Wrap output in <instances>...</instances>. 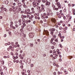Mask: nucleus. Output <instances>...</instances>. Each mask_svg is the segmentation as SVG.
<instances>
[{
	"label": "nucleus",
	"mask_w": 75,
	"mask_h": 75,
	"mask_svg": "<svg viewBox=\"0 0 75 75\" xmlns=\"http://www.w3.org/2000/svg\"><path fill=\"white\" fill-rule=\"evenodd\" d=\"M13 26V25H11V24L10 25V26L11 28H12Z\"/></svg>",
	"instance_id": "60"
},
{
	"label": "nucleus",
	"mask_w": 75,
	"mask_h": 75,
	"mask_svg": "<svg viewBox=\"0 0 75 75\" xmlns=\"http://www.w3.org/2000/svg\"><path fill=\"white\" fill-rule=\"evenodd\" d=\"M4 58H10V56L9 55L7 56H5L4 57Z\"/></svg>",
	"instance_id": "16"
},
{
	"label": "nucleus",
	"mask_w": 75,
	"mask_h": 75,
	"mask_svg": "<svg viewBox=\"0 0 75 75\" xmlns=\"http://www.w3.org/2000/svg\"><path fill=\"white\" fill-rule=\"evenodd\" d=\"M43 16H44L46 18H48V16H47V14H46V13H43Z\"/></svg>",
	"instance_id": "11"
},
{
	"label": "nucleus",
	"mask_w": 75,
	"mask_h": 75,
	"mask_svg": "<svg viewBox=\"0 0 75 75\" xmlns=\"http://www.w3.org/2000/svg\"><path fill=\"white\" fill-rule=\"evenodd\" d=\"M29 20H30L32 21V20H33V18H32L31 17H29Z\"/></svg>",
	"instance_id": "38"
},
{
	"label": "nucleus",
	"mask_w": 75,
	"mask_h": 75,
	"mask_svg": "<svg viewBox=\"0 0 75 75\" xmlns=\"http://www.w3.org/2000/svg\"><path fill=\"white\" fill-rule=\"evenodd\" d=\"M34 66V65H33V64H31L30 65V67H33Z\"/></svg>",
	"instance_id": "45"
},
{
	"label": "nucleus",
	"mask_w": 75,
	"mask_h": 75,
	"mask_svg": "<svg viewBox=\"0 0 75 75\" xmlns=\"http://www.w3.org/2000/svg\"><path fill=\"white\" fill-rule=\"evenodd\" d=\"M26 17L27 18H29L30 17V15H27L26 16Z\"/></svg>",
	"instance_id": "42"
},
{
	"label": "nucleus",
	"mask_w": 75,
	"mask_h": 75,
	"mask_svg": "<svg viewBox=\"0 0 75 75\" xmlns=\"http://www.w3.org/2000/svg\"><path fill=\"white\" fill-rule=\"evenodd\" d=\"M47 1V0H43L42 1V2L43 3H46Z\"/></svg>",
	"instance_id": "26"
},
{
	"label": "nucleus",
	"mask_w": 75,
	"mask_h": 75,
	"mask_svg": "<svg viewBox=\"0 0 75 75\" xmlns=\"http://www.w3.org/2000/svg\"><path fill=\"white\" fill-rule=\"evenodd\" d=\"M72 10V13H73V14L74 15H75V9H73Z\"/></svg>",
	"instance_id": "18"
},
{
	"label": "nucleus",
	"mask_w": 75,
	"mask_h": 75,
	"mask_svg": "<svg viewBox=\"0 0 75 75\" xmlns=\"http://www.w3.org/2000/svg\"><path fill=\"white\" fill-rule=\"evenodd\" d=\"M11 44L12 45H14V43L12 42H11Z\"/></svg>",
	"instance_id": "44"
},
{
	"label": "nucleus",
	"mask_w": 75,
	"mask_h": 75,
	"mask_svg": "<svg viewBox=\"0 0 75 75\" xmlns=\"http://www.w3.org/2000/svg\"><path fill=\"white\" fill-rule=\"evenodd\" d=\"M69 18L68 19V18H66V21L67 22H69L70 20H71V18H72V17L71 16H69Z\"/></svg>",
	"instance_id": "6"
},
{
	"label": "nucleus",
	"mask_w": 75,
	"mask_h": 75,
	"mask_svg": "<svg viewBox=\"0 0 75 75\" xmlns=\"http://www.w3.org/2000/svg\"><path fill=\"white\" fill-rule=\"evenodd\" d=\"M50 15L51 13H50V12H47V13L46 14V16H50Z\"/></svg>",
	"instance_id": "21"
},
{
	"label": "nucleus",
	"mask_w": 75,
	"mask_h": 75,
	"mask_svg": "<svg viewBox=\"0 0 75 75\" xmlns=\"http://www.w3.org/2000/svg\"><path fill=\"white\" fill-rule=\"evenodd\" d=\"M63 11L64 12H66V11H67V10H66V9H65V8L63 10Z\"/></svg>",
	"instance_id": "41"
},
{
	"label": "nucleus",
	"mask_w": 75,
	"mask_h": 75,
	"mask_svg": "<svg viewBox=\"0 0 75 75\" xmlns=\"http://www.w3.org/2000/svg\"><path fill=\"white\" fill-rule=\"evenodd\" d=\"M32 4L33 7L35 8L38 6V3L37 1H33L32 3Z\"/></svg>",
	"instance_id": "3"
},
{
	"label": "nucleus",
	"mask_w": 75,
	"mask_h": 75,
	"mask_svg": "<svg viewBox=\"0 0 75 75\" xmlns=\"http://www.w3.org/2000/svg\"><path fill=\"white\" fill-rule=\"evenodd\" d=\"M40 8H41V5H40V7L39 6H37V9L38 10V9H40Z\"/></svg>",
	"instance_id": "28"
},
{
	"label": "nucleus",
	"mask_w": 75,
	"mask_h": 75,
	"mask_svg": "<svg viewBox=\"0 0 75 75\" xmlns=\"http://www.w3.org/2000/svg\"><path fill=\"white\" fill-rule=\"evenodd\" d=\"M4 12V11H3V10H1L0 11V12L1 13H3Z\"/></svg>",
	"instance_id": "62"
},
{
	"label": "nucleus",
	"mask_w": 75,
	"mask_h": 75,
	"mask_svg": "<svg viewBox=\"0 0 75 75\" xmlns=\"http://www.w3.org/2000/svg\"><path fill=\"white\" fill-rule=\"evenodd\" d=\"M54 40V38H51V40H50V42L51 43H52V42H53V40Z\"/></svg>",
	"instance_id": "23"
},
{
	"label": "nucleus",
	"mask_w": 75,
	"mask_h": 75,
	"mask_svg": "<svg viewBox=\"0 0 75 75\" xmlns=\"http://www.w3.org/2000/svg\"><path fill=\"white\" fill-rule=\"evenodd\" d=\"M18 5L19 7H21L22 6L21 3H18Z\"/></svg>",
	"instance_id": "24"
},
{
	"label": "nucleus",
	"mask_w": 75,
	"mask_h": 75,
	"mask_svg": "<svg viewBox=\"0 0 75 75\" xmlns=\"http://www.w3.org/2000/svg\"><path fill=\"white\" fill-rule=\"evenodd\" d=\"M30 47H33V44H31L30 45Z\"/></svg>",
	"instance_id": "49"
},
{
	"label": "nucleus",
	"mask_w": 75,
	"mask_h": 75,
	"mask_svg": "<svg viewBox=\"0 0 75 75\" xmlns=\"http://www.w3.org/2000/svg\"><path fill=\"white\" fill-rule=\"evenodd\" d=\"M15 26L16 28H18V25L17 24H16L15 25Z\"/></svg>",
	"instance_id": "33"
},
{
	"label": "nucleus",
	"mask_w": 75,
	"mask_h": 75,
	"mask_svg": "<svg viewBox=\"0 0 75 75\" xmlns=\"http://www.w3.org/2000/svg\"><path fill=\"white\" fill-rule=\"evenodd\" d=\"M1 63H0V72H2L3 71V70H2V68H1Z\"/></svg>",
	"instance_id": "15"
},
{
	"label": "nucleus",
	"mask_w": 75,
	"mask_h": 75,
	"mask_svg": "<svg viewBox=\"0 0 75 75\" xmlns=\"http://www.w3.org/2000/svg\"><path fill=\"white\" fill-rule=\"evenodd\" d=\"M50 31V34L51 35H52V36H53V38H56V35H54V31H55V29L54 28H52V29H49Z\"/></svg>",
	"instance_id": "1"
},
{
	"label": "nucleus",
	"mask_w": 75,
	"mask_h": 75,
	"mask_svg": "<svg viewBox=\"0 0 75 75\" xmlns=\"http://www.w3.org/2000/svg\"><path fill=\"white\" fill-rule=\"evenodd\" d=\"M50 2L49 1H48L47 0V1H46V3H45V5L46 6H50Z\"/></svg>",
	"instance_id": "8"
},
{
	"label": "nucleus",
	"mask_w": 75,
	"mask_h": 75,
	"mask_svg": "<svg viewBox=\"0 0 75 75\" xmlns=\"http://www.w3.org/2000/svg\"><path fill=\"white\" fill-rule=\"evenodd\" d=\"M1 64L2 65H4V61H3L1 62Z\"/></svg>",
	"instance_id": "34"
},
{
	"label": "nucleus",
	"mask_w": 75,
	"mask_h": 75,
	"mask_svg": "<svg viewBox=\"0 0 75 75\" xmlns=\"http://www.w3.org/2000/svg\"><path fill=\"white\" fill-rule=\"evenodd\" d=\"M55 5H57V7H58V8L59 9H61V5L60 4V3L59 2H57V3H55Z\"/></svg>",
	"instance_id": "4"
},
{
	"label": "nucleus",
	"mask_w": 75,
	"mask_h": 75,
	"mask_svg": "<svg viewBox=\"0 0 75 75\" xmlns=\"http://www.w3.org/2000/svg\"><path fill=\"white\" fill-rule=\"evenodd\" d=\"M43 56L44 57H46V54H43Z\"/></svg>",
	"instance_id": "63"
},
{
	"label": "nucleus",
	"mask_w": 75,
	"mask_h": 75,
	"mask_svg": "<svg viewBox=\"0 0 75 75\" xmlns=\"http://www.w3.org/2000/svg\"><path fill=\"white\" fill-rule=\"evenodd\" d=\"M62 27H60L59 28V29L60 30H62Z\"/></svg>",
	"instance_id": "59"
},
{
	"label": "nucleus",
	"mask_w": 75,
	"mask_h": 75,
	"mask_svg": "<svg viewBox=\"0 0 75 75\" xmlns=\"http://www.w3.org/2000/svg\"><path fill=\"white\" fill-rule=\"evenodd\" d=\"M31 10L33 11H34L35 10V9H34V8H31Z\"/></svg>",
	"instance_id": "36"
},
{
	"label": "nucleus",
	"mask_w": 75,
	"mask_h": 75,
	"mask_svg": "<svg viewBox=\"0 0 75 75\" xmlns=\"http://www.w3.org/2000/svg\"><path fill=\"white\" fill-rule=\"evenodd\" d=\"M41 18L42 19H44L45 18V16L43 15L42 16Z\"/></svg>",
	"instance_id": "30"
},
{
	"label": "nucleus",
	"mask_w": 75,
	"mask_h": 75,
	"mask_svg": "<svg viewBox=\"0 0 75 75\" xmlns=\"http://www.w3.org/2000/svg\"><path fill=\"white\" fill-rule=\"evenodd\" d=\"M58 9H59V8H55V7L53 8V10H55V11H58Z\"/></svg>",
	"instance_id": "17"
},
{
	"label": "nucleus",
	"mask_w": 75,
	"mask_h": 75,
	"mask_svg": "<svg viewBox=\"0 0 75 75\" xmlns=\"http://www.w3.org/2000/svg\"><path fill=\"white\" fill-rule=\"evenodd\" d=\"M24 14H27V11L25 10V11H23Z\"/></svg>",
	"instance_id": "39"
},
{
	"label": "nucleus",
	"mask_w": 75,
	"mask_h": 75,
	"mask_svg": "<svg viewBox=\"0 0 75 75\" xmlns=\"http://www.w3.org/2000/svg\"><path fill=\"white\" fill-rule=\"evenodd\" d=\"M15 2H17L18 3V0H14Z\"/></svg>",
	"instance_id": "43"
},
{
	"label": "nucleus",
	"mask_w": 75,
	"mask_h": 75,
	"mask_svg": "<svg viewBox=\"0 0 75 75\" xmlns=\"http://www.w3.org/2000/svg\"><path fill=\"white\" fill-rule=\"evenodd\" d=\"M58 54L59 55H61V52H57Z\"/></svg>",
	"instance_id": "50"
},
{
	"label": "nucleus",
	"mask_w": 75,
	"mask_h": 75,
	"mask_svg": "<svg viewBox=\"0 0 75 75\" xmlns=\"http://www.w3.org/2000/svg\"><path fill=\"white\" fill-rule=\"evenodd\" d=\"M41 9H40L39 10V13H41L42 11L43 12L45 11V10L44 9V7H45V6H44L43 4H42L41 5Z\"/></svg>",
	"instance_id": "2"
},
{
	"label": "nucleus",
	"mask_w": 75,
	"mask_h": 75,
	"mask_svg": "<svg viewBox=\"0 0 75 75\" xmlns=\"http://www.w3.org/2000/svg\"><path fill=\"white\" fill-rule=\"evenodd\" d=\"M22 56L23 57H22V55H21V54H20L19 55V57H20L21 59H24V55H23Z\"/></svg>",
	"instance_id": "10"
},
{
	"label": "nucleus",
	"mask_w": 75,
	"mask_h": 75,
	"mask_svg": "<svg viewBox=\"0 0 75 75\" xmlns=\"http://www.w3.org/2000/svg\"><path fill=\"white\" fill-rule=\"evenodd\" d=\"M46 34L47 36H49V32L48 31H46Z\"/></svg>",
	"instance_id": "22"
},
{
	"label": "nucleus",
	"mask_w": 75,
	"mask_h": 75,
	"mask_svg": "<svg viewBox=\"0 0 75 75\" xmlns=\"http://www.w3.org/2000/svg\"><path fill=\"white\" fill-rule=\"evenodd\" d=\"M52 22L54 23H56V19L55 18H52Z\"/></svg>",
	"instance_id": "12"
},
{
	"label": "nucleus",
	"mask_w": 75,
	"mask_h": 75,
	"mask_svg": "<svg viewBox=\"0 0 75 75\" xmlns=\"http://www.w3.org/2000/svg\"><path fill=\"white\" fill-rule=\"evenodd\" d=\"M40 23H41V24H42L43 23V21L42 20H41L40 21Z\"/></svg>",
	"instance_id": "37"
},
{
	"label": "nucleus",
	"mask_w": 75,
	"mask_h": 75,
	"mask_svg": "<svg viewBox=\"0 0 75 75\" xmlns=\"http://www.w3.org/2000/svg\"><path fill=\"white\" fill-rule=\"evenodd\" d=\"M5 4H8V1H5Z\"/></svg>",
	"instance_id": "29"
},
{
	"label": "nucleus",
	"mask_w": 75,
	"mask_h": 75,
	"mask_svg": "<svg viewBox=\"0 0 75 75\" xmlns=\"http://www.w3.org/2000/svg\"><path fill=\"white\" fill-rule=\"evenodd\" d=\"M63 19H64V20L66 19V16H64L63 17Z\"/></svg>",
	"instance_id": "53"
},
{
	"label": "nucleus",
	"mask_w": 75,
	"mask_h": 75,
	"mask_svg": "<svg viewBox=\"0 0 75 75\" xmlns=\"http://www.w3.org/2000/svg\"><path fill=\"white\" fill-rule=\"evenodd\" d=\"M37 41H38V42H40V39H38L37 40Z\"/></svg>",
	"instance_id": "61"
},
{
	"label": "nucleus",
	"mask_w": 75,
	"mask_h": 75,
	"mask_svg": "<svg viewBox=\"0 0 75 75\" xmlns=\"http://www.w3.org/2000/svg\"><path fill=\"white\" fill-rule=\"evenodd\" d=\"M58 35L59 37H61V32H59V34H58Z\"/></svg>",
	"instance_id": "25"
},
{
	"label": "nucleus",
	"mask_w": 75,
	"mask_h": 75,
	"mask_svg": "<svg viewBox=\"0 0 75 75\" xmlns=\"http://www.w3.org/2000/svg\"><path fill=\"white\" fill-rule=\"evenodd\" d=\"M43 21H44V22H46L47 20L46 19H44L43 20Z\"/></svg>",
	"instance_id": "40"
},
{
	"label": "nucleus",
	"mask_w": 75,
	"mask_h": 75,
	"mask_svg": "<svg viewBox=\"0 0 75 75\" xmlns=\"http://www.w3.org/2000/svg\"><path fill=\"white\" fill-rule=\"evenodd\" d=\"M12 8L13 9V10H15V7L14 6H12Z\"/></svg>",
	"instance_id": "55"
},
{
	"label": "nucleus",
	"mask_w": 75,
	"mask_h": 75,
	"mask_svg": "<svg viewBox=\"0 0 75 75\" xmlns=\"http://www.w3.org/2000/svg\"><path fill=\"white\" fill-rule=\"evenodd\" d=\"M29 35L30 38H33V37H34V33L30 32L29 34Z\"/></svg>",
	"instance_id": "5"
},
{
	"label": "nucleus",
	"mask_w": 75,
	"mask_h": 75,
	"mask_svg": "<svg viewBox=\"0 0 75 75\" xmlns=\"http://www.w3.org/2000/svg\"><path fill=\"white\" fill-rule=\"evenodd\" d=\"M52 8H54V7H55V6L52 4Z\"/></svg>",
	"instance_id": "32"
},
{
	"label": "nucleus",
	"mask_w": 75,
	"mask_h": 75,
	"mask_svg": "<svg viewBox=\"0 0 75 75\" xmlns=\"http://www.w3.org/2000/svg\"><path fill=\"white\" fill-rule=\"evenodd\" d=\"M15 55L16 56H18V53L16 52L15 53Z\"/></svg>",
	"instance_id": "52"
},
{
	"label": "nucleus",
	"mask_w": 75,
	"mask_h": 75,
	"mask_svg": "<svg viewBox=\"0 0 75 75\" xmlns=\"http://www.w3.org/2000/svg\"><path fill=\"white\" fill-rule=\"evenodd\" d=\"M24 27H25V26H24L23 25H22L21 27V28H22V29H24Z\"/></svg>",
	"instance_id": "46"
},
{
	"label": "nucleus",
	"mask_w": 75,
	"mask_h": 75,
	"mask_svg": "<svg viewBox=\"0 0 75 75\" xmlns=\"http://www.w3.org/2000/svg\"><path fill=\"white\" fill-rule=\"evenodd\" d=\"M47 13H50L51 10L49 8H47Z\"/></svg>",
	"instance_id": "20"
},
{
	"label": "nucleus",
	"mask_w": 75,
	"mask_h": 75,
	"mask_svg": "<svg viewBox=\"0 0 75 75\" xmlns=\"http://www.w3.org/2000/svg\"><path fill=\"white\" fill-rule=\"evenodd\" d=\"M25 21V20H24V21H23V22H22V24L24 26H26V24H25V23L24 21Z\"/></svg>",
	"instance_id": "13"
},
{
	"label": "nucleus",
	"mask_w": 75,
	"mask_h": 75,
	"mask_svg": "<svg viewBox=\"0 0 75 75\" xmlns=\"http://www.w3.org/2000/svg\"><path fill=\"white\" fill-rule=\"evenodd\" d=\"M30 17H31L32 18H34V16L33 15H31V16H30Z\"/></svg>",
	"instance_id": "64"
},
{
	"label": "nucleus",
	"mask_w": 75,
	"mask_h": 75,
	"mask_svg": "<svg viewBox=\"0 0 75 75\" xmlns=\"http://www.w3.org/2000/svg\"><path fill=\"white\" fill-rule=\"evenodd\" d=\"M26 73V71L25 70H23V72H22V75H24V74H25Z\"/></svg>",
	"instance_id": "14"
},
{
	"label": "nucleus",
	"mask_w": 75,
	"mask_h": 75,
	"mask_svg": "<svg viewBox=\"0 0 75 75\" xmlns=\"http://www.w3.org/2000/svg\"><path fill=\"white\" fill-rule=\"evenodd\" d=\"M3 10L4 11H6V10H7V9H6V8H3Z\"/></svg>",
	"instance_id": "48"
},
{
	"label": "nucleus",
	"mask_w": 75,
	"mask_h": 75,
	"mask_svg": "<svg viewBox=\"0 0 75 75\" xmlns=\"http://www.w3.org/2000/svg\"><path fill=\"white\" fill-rule=\"evenodd\" d=\"M55 55L56 56V57H54V59H57V57H58V55L57 54H55Z\"/></svg>",
	"instance_id": "27"
},
{
	"label": "nucleus",
	"mask_w": 75,
	"mask_h": 75,
	"mask_svg": "<svg viewBox=\"0 0 75 75\" xmlns=\"http://www.w3.org/2000/svg\"><path fill=\"white\" fill-rule=\"evenodd\" d=\"M64 23V22L62 21H60V23Z\"/></svg>",
	"instance_id": "54"
},
{
	"label": "nucleus",
	"mask_w": 75,
	"mask_h": 75,
	"mask_svg": "<svg viewBox=\"0 0 75 75\" xmlns=\"http://www.w3.org/2000/svg\"><path fill=\"white\" fill-rule=\"evenodd\" d=\"M24 4L23 5V7L24 8H26L27 7V6L24 3Z\"/></svg>",
	"instance_id": "31"
},
{
	"label": "nucleus",
	"mask_w": 75,
	"mask_h": 75,
	"mask_svg": "<svg viewBox=\"0 0 75 75\" xmlns=\"http://www.w3.org/2000/svg\"><path fill=\"white\" fill-rule=\"evenodd\" d=\"M21 17V18H22V21H24V20H25V19H24V15H22Z\"/></svg>",
	"instance_id": "19"
},
{
	"label": "nucleus",
	"mask_w": 75,
	"mask_h": 75,
	"mask_svg": "<svg viewBox=\"0 0 75 75\" xmlns=\"http://www.w3.org/2000/svg\"><path fill=\"white\" fill-rule=\"evenodd\" d=\"M57 52L58 53L59 52V49H57Z\"/></svg>",
	"instance_id": "58"
},
{
	"label": "nucleus",
	"mask_w": 75,
	"mask_h": 75,
	"mask_svg": "<svg viewBox=\"0 0 75 75\" xmlns=\"http://www.w3.org/2000/svg\"><path fill=\"white\" fill-rule=\"evenodd\" d=\"M16 10H18V6H16L15 7Z\"/></svg>",
	"instance_id": "35"
},
{
	"label": "nucleus",
	"mask_w": 75,
	"mask_h": 75,
	"mask_svg": "<svg viewBox=\"0 0 75 75\" xmlns=\"http://www.w3.org/2000/svg\"><path fill=\"white\" fill-rule=\"evenodd\" d=\"M18 10L19 11H21V8H18Z\"/></svg>",
	"instance_id": "47"
},
{
	"label": "nucleus",
	"mask_w": 75,
	"mask_h": 75,
	"mask_svg": "<svg viewBox=\"0 0 75 75\" xmlns=\"http://www.w3.org/2000/svg\"><path fill=\"white\" fill-rule=\"evenodd\" d=\"M12 28H13V29H16V28L15 27V26H13Z\"/></svg>",
	"instance_id": "56"
},
{
	"label": "nucleus",
	"mask_w": 75,
	"mask_h": 75,
	"mask_svg": "<svg viewBox=\"0 0 75 75\" xmlns=\"http://www.w3.org/2000/svg\"><path fill=\"white\" fill-rule=\"evenodd\" d=\"M22 21H23V20H22L21 19H19L18 20L19 25H21V22H22Z\"/></svg>",
	"instance_id": "7"
},
{
	"label": "nucleus",
	"mask_w": 75,
	"mask_h": 75,
	"mask_svg": "<svg viewBox=\"0 0 75 75\" xmlns=\"http://www.w3.org/2000/svg\"><path fill=\"white\" fill-rule=\"evenodd\" d=\"M61 13H60L59 14L57 13V16L59 18H61Z\"/></svg>",
	"instance_id": "9"
},
{
	"label": "nucleus",
	"mask_w": 75,
	"mask_h": 75,
	"mask_svg": "<svg viewBox=\"0 0 75 75\" xmlns=\"http://www.w3.org/2000/svg\"><path fill=\"white\" fill-rule=\"evenodd\" d=\"M0 74L1 75H3V71H1Z\"/></svg>",
	"instance_id": "57"
},
{
	"label": "nucleus",
	"mask_w": 75,
	"mask_h": 75,
	"mask_svg": "<svg viewBox=\"0 0 75 75\" xmlns=\"http://www.w3.org/2000/svg\"><path fill=\"white\" fill-rule=\"evenodd\" d=\"M71 6L72 7H74L75 6V4H71Z\"/></svg>",
	"instance_id": "51"
}]
</instances>
